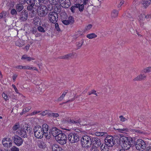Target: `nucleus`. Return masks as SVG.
Wrapping results in <instances>:
<instances>
[{
  "label": "nucleus",
  "instance_id": "f257e3e1",
  "mask_svg": "<svg viewBox=\"0 0 151 151\" xmlns=\"http://www.w3.org/2000/svg\"><path fill=\"white\" fill-rule=\"evenodd\" d=\"M50 131L49 126L46 124H43L42 127L36 126L34 128L35 136L38 138H42L44 135L47 139H49L50 137L48 135Z\"/></svg>",
  "mask_w": 151,
  "mask_h": 151
},
{
  "label": "nucleus",
  "instance_id": "f03ea898",
  "mask_svg": "<svg viewBox=\"0 0 151 151\" xmlns=\"http://www.w3.org/2000/svg\"><path fill=\"white\" fill-rule=\"evenodd\" d=\"M120 144L122 148L124 149H129L132 145V140L126 137H122L120 138Z\"/></svg>",
  "mask_w": 151,
  "mask_h": 151
},
{
  "label": "nucleus",
  "instance_id": "7ed1b4c3",
  "mask_svg": "<svg viewBox=\"0 0 151 151\" xmlns=\"http://www.w3.org/2000/svg\"><path fill=\"white\" fill-rule=\"evenodd\" d=\"M37 14L40 17H43L47 15L48 13L47 7L44 5H38L36 6Z\"/></svg>",
  "mask_w": 151,
  "mask_h": 151
},
{
  "label": "nucleus",
  "instance_id": "20e7f679",
  "mask_svg": "<svg viewBox=\"0 0 151 151\" xmlns=\"http://www.w3.org/2000/svg\"><path fill=\"white\" fill-rule=\"evenodd\" d=\"M81 143L82 146L85 148L90 147L91 144V138L87 135L83 136L81 138Z\"/></svg>",
  "mask_w": 151,
  "mask_h": 151
},
{
  "label": "nucleus",
  "instance_id": "39448f33",
  "mask_svg": "<svg viewBox=\"0 0 151 151\" xmlns=\"http://www.w3.org/2000/svg\"><path fill=\"white\" fill-rule=\"evenodd\" d=\"M64 123L65 124L66 123L68 124H75L76 125L78 126H79V125H84L86 124V121L83 120L81 121L79 119L78 120H74L71 119H66L64 122Z\"/></svg>",
  "mask_w": 151,
  "mask_h": 151
},
{
  "label": "nucleus",
  "instance_id": "423d86ee",
  "mask_svg": "<svg viewBox=\"0 0 151 151\" xmlns=\"http://www.w3.org/2000/svg\"><path fill=\"white\" fill-rule=\"evenodd\" d=\"M135 145L137 150L142 151L145 150L146 147L145 142L140 139H138L136 141Z\"/></svg>",
  "mask_w": 151,
  "mask_h": 151
},
{
  "label": "nucleus",
  "instance_id": "0eeeda50",
  "mask_svg": "<svg viewBox=\"0 0 151 151\" xmlns=\"http://www.w3.org/2000/svg\"><path fill=\"white\" fill-rule=\"evenodd\" d=\"M68 138L69 141L72 143L77 142L79 140L78 134L75 132L69 133L68 135Z\"/></svg>",
  "mask_w": 151,
  "mask_h": 151
},
{
  "label": "nucleus",
  "instance_id": "6e6552de",
  "mask_svg": "<svg viewBox=\"0 0 151 151\" xmlns=\"http://www.w3.org/2000/svg\"><path fill=\"white\" fill-rule=\"evenodd\" d=\"M59 143L63 145L66 142L67 138L66 135L64 133H61L55 138Z\"/></svg>",
  "mask_w": 151,
  "mask_h": 151
},
{
  "label": "nucleus",
  "instance_id": "1a4fd4ad",
  "mask_svg": "<svg viewBox=\"0 0 151 151\" xmlns=\"http://www.w3.org/2000/svg\"><path fill=\"white\" fill-rule=\"evenodd\" d=\"M28 128L26 126H23L21 127L20 129H19L16 132V134H18L22 137L26 138L27 137V131Z\"/></svg>",
  "mask_w": 151,
  "mask_h": 151
},
{
  "label": "nucleus",
  "instance_id": "9d476101",
  "mask_svg": "<svg viewBox=\"0 0 151 151\" xmlns=\"http://www.w3.org/2000/svg\"><path fill=\"white\" fill-rule=\"evenodd\" d=\"M48 19L52 23L55 24L58 20V15L55 12H50L48 14Z\"/></svg>",
  "mask_w": 151,
  "mask_h": 151
},
{
  "label": "nucleus",
  "instance_id": "9b49d317",
  "mask_svg": "<svg viewBox=\"0 0 151 151\" xmlns=\"http://www.w3.org/2000/svg\"><path fill=\"white\" fill-rule=\"evenodd\" d=\"M105 144L109 147L113 146L115 143L114 138L110 136H107L105 139Z\"/></svg>",
  "mask_w": 151,
  "mask_h": 151
},
{
  "label": "nucleus",
  "instance_id": "f8f14e48",
  "mask_svg": "<svg viewBox=\"0 0 151 151\" xmlns=\"http://www.w3.org/2000/svg\"><path fill=\"white\" fill-rule=\"evenodd\" d=\"M2 144L4 147L7 148L12 146V140L10 138H4L2 141Z\"/></svg>",
  "mask_w": 151,
  "mask_h": 151
},
{
  "label": "nucleus",
  "instance_id": "ddd939ff",
  "mask_svg": "<svg viewBox=\"0 0 151 151\" xmlns=\"http://www.w3.org/2000/svg\"><path fill=\"white\" fill-rule=\"evenodd\" d=\"M14 142L18 146H19L22 145L23 143L22 139L17 135H16L14 137Z\"/></svg>",
  "mask_w": 151,
  "mask_h": 151
},
{
  "label": "nucleus",
  "instance_id": "4468645a",
  "mask_svg": "<svg viewBox=\"0 0 151 151\" xmlns=\"http://www.w3.org/2000/svg\"><path fill=\"white\" fill-rule=\"evenodd\" d=\"M59 2L61 6L64 8L68 7L70 5L69 0H59Z\"/></svg>",
  "mask_w": 151,
  "mask_h": 151
},
{
  "label": "nucleus",
  "instance_id": "2eb2a0df",
  "mask_svg": "<svg viewBox=\"0 0 151 151\" xmlns=\"http://www.w3.org/2000/svg\"><path fill=\"white\" fill-rule=\"evenodd\" d=\"M95 141H96V143H94L91 148V151H98L97 149V147L99 146V144H100V141L98 140L97 139L95 138Z\"/></svg>",
  "mask_w": 151,
  "mask_h": 151
},
{
  "label": "nucleus",
  "instance_id": "dca6fc26",
  "mask_svg": "<svg viewBox=\"0 0 151 151\" xmlns=\"http://www.w3.org/2000/svg\"><path fill=\"white\" fill-rule=\"evenodd\" d=\"M62 133V131L57 128L56 127H52V134L54 137H55V138L57 136L60 134Z\"/></svg>",
  "mask_w": 151,
  "mask_h": 151
},
{
  "label": "nucleus",
  "instance_id": "f3484780",
  "mask_svg": "<svg viewBox=\"0 0 151 151\" xmlns=\"http://www.w3.org/2000/svg\"><path fill=\"white\" fill-rule=\"evenodd\" d=\"M146 75L145 74H141L138 76L136 77L133 79L134 81H140L145 79L146 78Z\"/></svg>",
  "mask_w": 151,
  "mask_h": 151
},
{
  "label": "nucleus",
  "instance_id": "a211bd4d",
  "mask_svg": "<svg viewBox=\"0 0 151 151\" xmlns=\"http://www.w3.org/2000/svg\"><path fill=\"white\" fill-rule=\"evenodd\" d=\"M28 14L26 10H24L21 13L20 20L22 21H25L27 19Z\"/></svg>",
  "mask_w": 151,
  "mask_h": 151
},
{
  "label": "nucleus",
  "instance_id": "6ab92c4d",
  "mask_svg": "<svg viewBox=\"0 0 151 151\" xmlns=\"http://www.w3.org/2000/svg\"><path fill=\"white\" fill-rule=\"evenodd\" d=\"M21 59L26 60L27 61L29 62L32 60H35V58L33 57L28 56L27 55H24L22 56Z\"/></svg>",
  "mask_w": 151,
  "mask_h": 151
},
{
  "label": "nucleus",
  "instance_id": "aec40b11",
  "mask_svg": "<svg viewBox=\"0 0 151 151\" xmlns=\"http://www.w3.org/2000/svg\"><path fill=\"white\" fill-rule=\"evenodd\" d=\"M53 151H64L61 147L57 145H54L52 147Z\"/></svg>",
  "mask_w": 151,
  "mask_h": 151
},
{
  "label": "nucleus",
  "instance_id": "412c9836",
  "mask_svg": "<svg viewBox=\"0 0 151 151\" xmlns=\"http://www.w3.org/2000/svg\"><path fill=\"white\" fill-rule=\"evenodd\" d=\"M75 55L74 53H70L64 56L60 57V58L64 59H68L70 58H73Z\"/></svg>",
  "mask_w": 151,
  "mask_h": 151
},
{
  "label": "nucleus",
  "instance_id": "4be33fe9",
  "mask_svg": "<svg viewBox=\"0 0 151 151\" xmlns=\"http://www.w3.org/2000/svg\"><path fill=\"white\" fill-rule=\"evenodd\" d=\"M151 3L150 0H143L142 2V6L145 8H147Z\"/></svg>",
  "mask_w": 151,
  "mask_h": 151
},
{
  "label": "nucleus",
  "instance_id": "5701e85b",
  "mask_svg": "<svg viewBox=\"0 0 151 151\" xmlns=\"http://www.w3.org/2000/svg\"><path fill=\"white\" fill-rule=\"evenodd\" d=\"M15 44L17 46L22 47L25 45V43L23 40L19 39L16 42Z\"/></svg>",
  "mask_w": 151,
  "mask_h": 151
},
{
  "label": "nucleus",
  "instance_id": "b1692460",
  "mask_svg": "<svg viewBox=\"0 0 151 151\" xmlns=\"http://www.w3.org/2000/svg\"><path fill=\"white\" fill-rule=\"evenodd\" d=\"M138 20L140 23L141 26H143L144 24V21L145 20L144 15L141 14L138 16Z\"/></svg>",
  "mask_w": 151,
  "mask_h": 151
},
{
  "label": "nucleus",
  "instance_id": "393cba45",
  "mask_svg": "<svg viewBox=\"0 0 151 151\" xmlns=\"http://www.w3.org/2000/svg\"><path fill=\"white\" fill-rule=\"evenodd\" d=\"M16 10L18 12H20L24 8L23 5L21 4H17L16 5Z\"/></svg>",
  "mask_w": 151,
  "mask_h": 151
},
{
  "label": "nucleus",
  "instance_id": "a878e982",
  "mask_svg": "<svg viewBox=\"0 0 151 151\" xmlns=\"http://www.w3.org/2000/svg\"><path fill=\"white\" fill-rule=\"evenodd\" d=\"M21 127H20L19 124L17 123L14 125L12 128L14 132L16 134V132L19 129H20Z\"/></svg>",
  "mask_w": 151,
  "mask_h": 151
},
{
  "label": "nucleus",
  "instance_id": "bb28decb",
  "mask_svg": "<svg viewBox=\"0 0 151 151\" xmlns=\"http://www.w3.org/2000/svg\"><path fill=\"white\" fill-rule=\"evenodd\" d=\"M38 145L40 148H43L45 147V144L42 140H40L38 142Z\"/></svg>",
  "mask_w": 151,
  "mask_h": 151
},
{
  "label": "nucleus",
  "instance_id": "cd10ccee",
  "mask_svg": "<svg viewBox=\"0 0 151 151\" xmlns=\"http://www.w3.org/2000/svg\"><path fill=\"white\" fill-rule=\"evenodd\" d=\"M118 12L116 10H113L111 12V17L112 18H115L118 16Z\"/></svg>",
  "mask_w": 151,
  "mask_h": 151
},
{
  "label": "nucleus",
  "instance_id": "c85d7f7f",
  "mask_svg": "<svg viewBox=\"0 0 151 151\" xmlns=\"http://www.w3.org/2000/svg\"><path fill=\"white\" fill-rule=\"evenodd\" d=\"M39 0H25V1L27 4H30L33 1L34 2V4L36 6H38V2Z\"/></svg>",
  "mask_w": 151,
  "mask_h": 151
},
{
  "label": "nucleus",
  "instance_id": "c756f323",
  "mask_svg": "<svg viewBox=\"0 0 151 151\" xmlns=\"http://www.w3.org/2000/svg\"><path fill=\"white\" fill-rule=\"evenodd\" d=\"M84 4H76V7L77 8H78L79 11L80 12L83 11L84 8Z\"/></svg>",
  "mask_w": 151,
  "mask_h": 151
},
{
  "label": "nucleus",
  "instance_id": "7c9ffc66",
  "mask_svg": "<svg viewBox=\"0 0 151 151\" xmlns=\"http://www.w3.org/2000/svg\"><path fill=\"white\" fill-rule=\"evenodd\" d=\"M108 146L105 144V145H102L101 147V151H108L109 150V148Z\"/></svg>",
  "mask_w": 151,
  "mask_h": 151
},
{
  "label": "nucleus",
  "instance_id": "2f4dec72",
  "mask_svg": "<svg viewBox=\"0 0 151 151\" xmlns=\"http://www.w3.org/2000/svg\"><path fill=\"white\" fill-rule=\"evenodd\" d=\"M84 43V40L83 39H82L80 41H79L77 43L76 46L78 49L80 48L83 45V44Z\"/></svg>",
  "mask_w": 151,
  "mask_h": 151
},
{
  "label": "nucleus",
  "instance_id": "473e14b6",
  "mask_svg": "<svg viewBox=\"0 0 151 151\" xmlns=\"http://www.w3.org/2000/svg\"><path fill=\"white\" fill-rule=\"evenodd\" d=\"M97 36L95 33H92L87 35L86 37L89 39H92L97 37Z\"/></svg>",
  "mask_w": 151,
  "mask_h": 151
},
{
  "label": "nucleus",
  "instance_id": "72a5a7b5",
  "mask_svg": "<svg viewBox=\"0 0 151 151\" xmlns=\"http://www.w3.org/2000/svg\"><path fill=\"white\" fill-rule=\"evenodd\" d=\"M67 91H64L62 95L58 99V101H62L65 97L66 94L67 93Z\"/></svg>",
  "mask_w": 151,
  "mask_h": 151
},
{
  "label": "nucleus",
  "instance_id": "f704fd0d",
  "mask_svg": "<svg viewBox=\"0 0 151 151\" xmlns=\"http://www.w3.org/2000/svg\"><path fill=\"white\" fill-rule=\"evenodd\" d=\"M151 72V67H148L146 68L143 69L142 71V73H146Z\"/></svg>",
  "mask_w": 151,
  "mask_h": 151
},
{
  "label": "nucleus",
  "instance_id": "c9c22d12",
  "mask_svg": "<svg viewBox=\"0 0 151 151\" xmlns=\"http://www.w3.org/2000/svg\"><path fill=\"white\" fill-rule=\"evenodd\" d=\"M93 25L92 24H90L86 25L84 28V31H86L90 30L92 27Z\"/></svg>",
  "mask_w": 151,
  "mask_h": 151
},
{
  "label": "nucleus",
  "instance_id": "e433bc0d",
  "mask_svg": "<svg viewBox=\"0 0 151 151\" xmlns=\"http://www.w3.org/2000/svg\"><path fill=\"white\" fill-rule=\"evenodd\" d=\"M50 112V111L49 110H45L39 114L43 116H45L47 114H48V115L49 113H50L49 112Z\"/></svg>",
  "mask_w": 151,
  "mask_h": 151
},
{
  "label": "nucleus",
  "instance_id": "4c0bfd02",
  "mask_svg": "<svg viewBox=\"0 0 151 151\" xmlns=\"http://www.w3.org/2000/svg\"><path fill=\"white\" fill-rule=\"evenodd\" d=\"M96 135L98 136H103L104 135H106V133L103 132H96Z\"/></svg>",
  "mask_w": 151,
  "mask_h": 151
},
{
  "label": "nucleus",
  "instance_id": "58836bf2",
  "mask_svg": "<svg viewBox=\"0 0 151 151\" xmlns=\"http://www.w3.org/2000/svg\"><path fill=\"white\" fill-rule=\"evenodd\" d=\"M48 116H53L55 117H57L59 116V115L58 113H50L48 114Z\"/></svg>",
  "mask_w": 151,
  "mask_h": 151
},
{
  "label": "nucleus",
  "instance_id": "ea45409f",
  "mask_svg": "<svg viewBox=\"0 0 151 151\" xmlns=\"http://www.w3.org/2000/svg\"><path fill=\"white\" fill-rule=\"evenodd\" d=\"M120 121L122 122H124L127 120V119L124 117L123 116L121 115L119 116Z\"/></svg>",
  "mask_w": 151,
  "mask_h": 151
},
{
  "label": "nucleus",
  "instance_id": "a19ab883",
  "mask_svg": "<svg viewBox=\"0 0 151 151\" xmlns=\"http://www.w3.org/2000/svg\"><path fill=\"white\" fill-rule=\"evenodd\" d=\"M116 130L119 131L120 132H127L128 131V129L127 128L118 129Z\"/></svg>",
  "mask_w": 151,
  "mask_h": 151
},
{
  "label": "nucleus",
  "instance_id": "79ce46f5",
  "mask_svg": "<svg viewBox=\"0 0 151 151\" xmlns=\"http://www.w3.org/2000/svg\"><path fill=\"white\" fill-rule=\"evenodd\" d=\"M31 108V107L30 106H28L25 109L23 110V112L24 113H26L28 112Z\"/></svg>",
  "mask_w": 151,
  "mask_h": 151
},
{
  "label": "nucleus",
  "instance_id": "37998d69",
  "mask_svg": "<svg viewBox=\"0 0 151 151\" xmlns=\"http://www.w3.org/2000/svg\"><path fill=\"white\" fill-rule=\"evenodd\" d=\"M11 151H19V149L15 146H14L11 148Z\"/></svg>",
  "mask_w": 151,
  "mask_h": 151
},
{
  "label": "nucleus",
  "instance_id": "c03bdc74",
  "mask_svg": "<svg viewBox=\"0 0 151 151\" xmlns=\"http://www.w3.org/2000/svg\"><path fill=\"white\" fill-rule=\"evenodd\" d=\"M6 14V12H2L0 13V19L4 18Z\"/></svg>",
  "mask_w": 151,
  "mask_h": 151
},
{
  "label": "nucleus",
  "instance_id": "a18cd8bd",
  "mask_svg": "<svg viewBox=\"0 0 151 151\" xmlns=\"http://www.w3.org/2000/svg\"><path fill=\"white\" fill-rule=\"evenodd\" d=\"M38 30L41 32H45V31L44 28L41 26H39L37 28Z\"/></svg>",
  "mask_w": 151,
  "mask_h": 151
},
{
  "label": "nucleus",
  "instance_id": "49530a36",
  "mask_svg": "<svg viewBox=\"0 0 151 151\" xmlns=\"http://www.w3.org/2000/svg\"><path fill=\"white\" fill-rule=\"evenodd\" d=\"M17 12L15 9H12L11 11V14L12 15H16L17 14Z\"/></svg>",
  "mask_w": 151,
  "mask_h": 151
},
{
  "label": "nucleus",
  "instance_id": "de8ad7c7",
  "mask_svg": "<svg viewBox=\"0 0 151 151\" xmlns=\"http://www.w3.org/2000/svg\"><path fill=\"white\" fill-rule=\"evenodd\" d=\"M68 20L69 21L70 23H73L74 21L73 18L71 16L69 17Z\"/></svg>",
  "mask_w": 151,
  "mask_h": 151
},
{
  "label": "nucleus",
  "instance_id": "09e8293b",
  "mask_svg": "<svg viewBox=\"0 0 151 151\" xmlns=\"http://www.w3.org/2000/svg\"><path fill=\"white\" fill-rule=\"evenodd\" d=\"M62 22L63 24L66 25H68L70 23L69 21L68 20H63L62 21Z\"/></svg>",
  "mask_w": 151,
  "mask_h": 151
},
{
  "label": "nucleus",
  "instance_id": "8fccbe9b",
  "mask_svg": "<svg viewBox=\"0 0 151 151\" xmlns=\"http://www.w3.org/2000/svg\"><path fill=\"white\" fill-rule=\"evenodd\" d=\"M76 8H77L76 7V4H75V6H73L71 7V8H70V10L73 13H74L75 12V10Z\"/></svg>",
  "mask_w": 151,
  "mask_h": 151
},
{
  "label": "nucleus",
  "instance_id": "3c124183",
  "mask_svg": "<svg viewBox=\"0 0 151 151\" xmlns=\"http://www.w3.org/2000/svg\"><path fill=\"white\" fill-rule=\"evenodd\" d=\"M2 96L6 100H8V97L5 93H3L2 94Z\"/></svg>",
  "mask_w": 151,
  "mask_h": 151
},
{
  "label": "nucleus",
  "instance_id": "603ef678",
  "mask_svg": "<svg viewBox=\"0 0 151 151\" xmlns=\"http://www.w3.org/2000/svg\"><path fill=\"white\" fill-rule=\"evenodd\" d=\"M55 27L56 29L58 31H60V30L58 24V23H55Z\"/></svg>",
  "mask_w": 151,
  "mask_h": 151
},
{
  "label": "nucleus",
  "instance_id": "864d4df0",
  "mask_svg": "<svg viewBox=\"0 0 151 151\" xmlns=\"http://www.w3.org/2000/svg\"><path fill=\"white\" fill-rule=\"evenodd\" d=\"M41 111H34L33 112H32L30 114V115L31 116H32L33 115H34L37 114L39 113Z\"/></svg>",
  "mask_w": 151,
  "mask_h": 151
},
{
  "label": "nucleus",
  "instance_id": "5fc2aeb1",
  "mask_svg": "<svg viewBox=\"0 0 151 151\" xmlns=\"http://www.w3.org/2000/svg\"><path fill=\"white\" fill-rule=\"evenodd\" d=\"M53 8V6H52V4L49 5L48 6V8L47 9L48 10V11H51L52 9Z\"/></svg>",
  "mask_w": 151,
  "mask_h": 151
},
{
  "label": "nucleus",
  "instance_id": "6e6d98bb",
  "mask_svg": "<svg viewBox=\"0 0 151 151\" xmlns=\"http://www.w3.org/2000/svg\"><path fill=\"white\" fill-rule=\"evenodd\" d=\"M12 86L14 88V90H15L16 92L17 93L19 94V93L18 92V90L17 88L16 87L15 85L12 84Z\"/></svg>",
  "mask_w": 151,
  "mask_h": 151
},
{
  "label": "nucleus",
  "instance_id": "4d7b16f0",
  "mask_svg": "<svg viewBox=\"0 0 151 151\" xmlns=\"http://www.w3.org/2000/svg\"><path fill=\"white\" fill-rule=\"evenodd\" d=\"M133 132H134L135 133H138L140 134L141 133V132L139 130L134 129L132 130Z\"/></svg>",
  "mask_w": 151,
  "mask_h": 151
},
{
  "label": "nucleus",
  "instance_id": "13d9d810",
  "mask_svg": "<svg viewBox=\"0 0 151 151\" xmlns=\"http://www.w3.org/2000/svg\"><path fill=\"white\" fill-rule=\"evenodd\" d=\"M124 1L122 0H120V3L117 6L118 8H119L121 6L124 4Z\"/></svg>",
  "mask_w": 151,
  "mask_h": 151
},
{
  "label": "nucleus",
  "instance_id": "bf43d9fd",
  "mask_svg": "<svg viewBox=\"0 0 151 151\" xmlns=\"http://www.w3.org/2000/svg\"><path fill=\"white\" fill-rule=\"evenodd\" d=\"M90 0H83V4L84 5L88 4V2L90 1Z\"/></svg>",
  "mask_w": 151,
  "mask_h": 151
},
{
  "label": "nucleus",
  "instance_id": "052dcab7",
  "mask_svg": "<svg viewBox=\"0 0 151 151\" xmlns=\"http://www.w3.org/2000/svg\"><path fill=\"white\" fill-rule=\"evenodd\" d=\"M40 20L39 19L36 18L34 20V23L35 24H38V22H39Z\"/></svg>",
  "mask_w": 151,
  "mask_h": 151
},
{
  "label": "nucleus",
  "instance_id": "680f3d73",
  "mask_svg": "<svg viewBox=\"0 0 151 151\" xmlns=\"http://www.w3.org/2000/svg\"><path fill=\"white\" fill-rule=\"evenodd\" d=\"M15 68L17 69H23L22 65H17L15 66Z\"/></svg>",
  "mask_w": 151,
  "mask_h": 151
},
{
  "label": "nucleus",
  "instance_id": "e2e57ef3",
  "mask_svg": "<svg viewBox=\"0 0 151 151\" xmlns=\"http://www.w3.org/2000/svg\"><path fill=\"white\" fill-rule=\"evenodd\" d=\"M44 0H39L38 2V5H42V4L44 2Z\"/></svg>",
  "mask_w": 151,
  "mask_h": 151
},
{
  "label": "nucleus",
  "instance_id": "0e129e2a",
  "mask_svg": "<svg viewBox=\"0 0 151 151\" xmlns=\"http://www.w3.org/2000/svg\"><path fill=\"white\" fill-rule=\"evenodd\" d=\"M29 46H30L29 45H27L25 47L24 49L25 50L27 51L29 49Z\"/></svg>",
  "mask_w": 151,
  "mask_h": 151
},
{
  "label": "nucleus",
  "instance_id": "69168bd1",
  "mask_svg": "<svg viewBox=\"0 0 151 151\" xmlns=\"http://www.w3.org/2000/svg\"><path fill=\"white\" fill-rule=\"evenodd\" d=\"M17 76V75L16 74H14L13 75V76L12 77V79L14 81H15Z\"/></svg>",
  "mask_w": 151,
  "mask_h": 151
},
{
  "label": "nucleus",
  "instance_id": "338daca9",
  "mask_svg": "<svg viewBox=\"0 0 151 151\" xmlns=\"http://www.w3.org/2000/svg\"><path fill=\"white\" fill-rule=\"evenodd\" d=\"M151 17V14H147L145 16V18L148 19Z\"/></svg>",
  "mask_w": 151,
  "mask_h": 151
},
{
  "label": "nucleus",
  "instance_id": "774afa93",
  "mask_svg": "<svg viewBox=\"0 0 151 151\" xmlns=\"http://www.w3.org/2000/svg\"><path fill=\"white\" fill-rule=\"evenodd\" d=\"M91 93H92V94H94L96 96H98L97 93H96V91L95 90H92L91 91Z\"/></svg>",
  "mask_w": 151,
  "mask_h": 151
}]
</instances>
